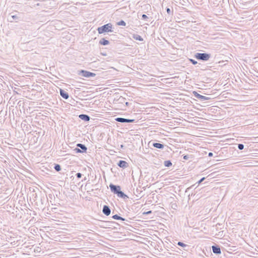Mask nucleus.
Segmentation results:
<instances>
[{
  "label": "nucleus",
  "mask_w": 258,
  "mask_h": 258,
  "mask_svg": "<svg viewBox=\"0 0 258 258\" xmlns=\"http://www.w3.org/2000/svg\"><path fill=\"white\" fill-rule=\"evenodd\" d=\"M112 25L111 23H108L105 24L97 28V31L99 34H103L107 32H113Z\"/></svg>",
  "instance_id": "1"
},
{
  "label": "nucleus",
  "mask_w": 258,
  "mask_h": 258,
  "mask_svg": "<svg viewBox=\"0 0 258 258\" xmlns=\"http://www.w3.org/2000/svg\"><path fill=\"white\" fill-rule=\"evenodd\" d=\"M195 58L198 60L207 61L211 57V54L206 53H197L195 55Z\"/></svg>",
  "instance_id": "2"
},
{
  "label": "nucleus",
  "mask_w": 258,
  "mask_h": 258,
  "mask_svg": "<svg viewBox=\"0 0 258 258\" xmlns=\"http://www.w3.org/2000/svg\"><path fill=\"white\" fill-rule=\"evenodd\" d=\"M77 147H79V148H76L75 149H74V151H75V153H83L86 152L87 148L86 147V146L85 145L79 143V144H77Z\"/></svg>",
  "instance_id": "3"
},
{
  "label": "nucleus",
  "mask_w": 258,
  "mask_h": 258,
  "mask_svg": "<svg viewBox=\"0 0 258 258\" xmlns=\"http://www.w3.org/2000/svg\"><path fill=\"white\" fill-rule=\"evenodd\" d=\"M79 75H82L83 77L86 78L94 77L96 76V74L85 70H81L79 73Z\"/></svg>",
  "instance_id": "4"
},
{
  "label": "nucleus",
  "mask_w": 258,
  "mask_h": 258,
  "mask_svg": "<svg viewBox=\"0 0 258 258\" xmlns=\"http://www.w3.org/2000/svg\"><path fill=\"white\" fill-rule=\"evenodd\" d=\"M115 120L119 122H125V123H132L135 122V119H126L122 117H117L115 119Z\"/></svg>",
  "instance_id": "5"
},
{
  "label": "nucleus",
  "mask_w": 258,
  "mask_h": 258,
  "mask_svg": "<svg viewBox=\"0 0 258 258\" xmlns=\"http://www.w3.org/2000/svg\"><path fill=\"white\" fill-rule=\"evenodd\" d=\"M109 187L111 191L116 195H117L119 191L120 190V186L114 185L111 183L109 185Z\"/></svg>",
  "instance_id": "6"
},
{
  "label": "nucleus",
  "mask_w": 258,
  "mask_h": 258,
  "mask_svg": "<svg viewBox=\"0 0 258 258\" xmlns=\"http://www.w3.org/2000/svg\"><path fill=\"white\" fill-rule=\"evenodd\" d=\"M194 94L195 97L202 101H206L210 99L209 97H207L206 96L200 95V94L195 91L194 92Z\"/></svg>",
  "instance_id": "7"
},
{
  "label": "nucleus",
  "mask_w": 258,
  "mask_h": 258,
  "mask_svg": "<svg viewBox=\"0 0 258 258\" xmlns=\"http://www.w3.org/2000/svg\"><path fill=\"white\" fill-rule=\"evenodd\" d=\"M102 212L106 216H109L111 213L110 207L107 205L103 206Z\"/></svg>",
  "instance_id": "8"
},
{
  "label": "nucleus",
  "mask_w": 258,
  "mask_h": 258,
  "mask_svg": "<svg viewBox=\"0 0 258 258\" xmlns=\"http://www.w3.org/2000/svg\"><path fill=\"white\" fill-rule=\"evenodd\" d=\"M212 251L213 253L216 254H219L221 253V249L219 247V246L217 245H213L212 246Z\"/></svg>",
  "instance_id": "9"
},
{
  "label": "nucleus",
  "mask_w": 258,
  "mask_h": 258,
  "mask_svg": "<svg viewBox=\"0 0 258 258\" xmlns=\"http://www.w3.org/2000/svg\"><path fill=\"white\" fill-rule=\"evenodd\" d=\"M59 93H60V96L63 98H64L65 99H68L69 98V93L68 92H67L66 91H65L64 90H63L61 89H60Z\"/></svg>",
  "instance_id": "10"
},
{
  "label": "nucleus",
  "mask_w": 258,
  "mask_h": 258,
  "mask_svg": "<svg viewBox=\"0 0 258 258\" xmlns=\"http://www.w3.org/2000/svg\"><path fill=\"white\" fill-rule=\"evenodd\" d=\"M117 165L121 168H125L127 167V163L123 160H120L117 163Z\"/></svg>",
  "instance_id": "11"
},
{
  "label": "nucleus",
  "mask_w": 258,
  "mask_h": 258,
  "mask_svg": "<svg viewBox=\"0 0 258 258\" xmlns=\"http://www.w3.org/2000/svg\"><path fill=\"white\" fill-rule=\"evenodd\" d=\"M79 117L81 119L83 120H84L85 121H88L90 119V117L85 114H81L79 115Z\"/></svg>",
  "instance_id": "12"
},
{
  "label": "nucleus",
  "mask_w": 258,
  "mask_h": 258,
  "mask_svg": "<svg viewBox=\"0 0 258 258\" xmlns=\"http://www.w3.org/2000/svg\"><path fill=\"white\" fill-rule=\"evenodd\" d=\"M117 196L118 197L122 198L123 199L128 198V196L127 195H126L123 191H121L120 190L119 191V192L117 194Z\"/></svg>",
  "instance_id": "13"
},
{
  "label": "nucleus",
  "mask_w": 258,
  "mask_h": 258,
  "mask_svg": "<svg viewBox=\"0 0 258 258\" xmlns=\"http://www.w3.org/2000/svg\"><path fill=\"white\" fill-rule=\"evenodd\" d=\"M153 146L156 148L162 149L164 148V145L159 143H154Z\"/></svg>",
  "instance_id": "14"
},
{
  "label": "nucleus",
  "mask_w": 258,
  "mask_h": 258,
  "mask_svg": "<svg viewBox=\"0 0 258 258\" xmlns=\"http://www.w3.org/2000/svg\"><path fill=\"white\" fill-rule=\"evenodd\" d=\"M109 43V41L105 39L104 38L101 39L99 41V44H100L102 45H108Z\"/></svg>",
  "instance_id": "15"
},
{
  "label": "nucleus",
  "mask_w": 258,
  "mask_h": 258,
  "mask_svg": "<svg viewBox=\"0 0 258 258\" xmlns=\"http://www.w3.org/2000/svg\"><path fill=\"white\" fill-rule=\"evenodd\" d=\"M112 218L114 219H115V220H122V221H128V220L125 219L124 218L118 216V215L116 214V215H113Z\"/></svg>",
  "instance_id": "16"
},
{
  "label": "nucleus",
  "mask_w": 258,
  "mask_h": 258,
  "mask_svg": "<svg viewBox=\"0 0 258 258\" xmlns=\"http://www.w3.org/2000/svg\"><path fill=\"white\" fill-rule=\"evenodd\" d=\"M133 38L137 40H139L140 41H143V38L140 35L138 34H134Z\"/></svg>",
  "instance_id": "17"
},
{
  "label": "nucleus",
  "mask_w": 258,
  "mask_h": 258,
  "mask_svg": "<svg viewBox=\"0 0 258 258\" xmlns=\"http://www.w3.org/2000/svg\"><path fill=\"white\" fill-rule=\"evenodd\" d=\"M164 165L165 167H170L172 165V163L170 160H166L164 162Z\"/></svg>",
  "instance_id": "18"
},
{
  "label": "nucleus",
  "mask_w": 258,
  "mask_h": 258,
  "mask_svg": "<svg viewBox=\"0 0 258 258\" xmlns=\"http://www.w3.org/2000/svg\"><path fill=\"white\" fill-rule=\"evenodd\" d=\"M54 169L56 171H59L61 170V167H60V165H59L58 164H55L54 166Z\"/></svg>",
  "instance_id": "19"
},
{
  "label": "nucleus",
  "mask_w": 258,
  "mask_h": 258,
  "mask_svg": "<svg viewBox=\"0 0 258 258\" xmlns=\"http://www.w3.org/2000/svg\"><path fill=\"white\" fill-rule=\"evenodd\" d=\"M177 244L178 246H181L183 248L188 247V245L180 241L178 242Z\"/></svg>",
  "instance_id": "20"
},
{
  "label": "nucleus",
  "mask_w": 258,
  "mask_h": 258,
  "mask_svg": "<svg viewBox=\"0 0 258 258\" xmlns=\"http://www.w3.org/2000/svg\"><path fill=\"white\" fill-rule=\"evenodd\" d=\"M117 25H118V26H125V25H126V23H125V22L124 21L121 20L119 22L117 23Z\"/></svg>",
  "instance_id": "21"
},
{
  "label": "nucleus",
  "mask_w": 258,
  "mask_h": 258,
  "mask_svg": "<svg viewBox=\"0 0 258 258\" xmlns=\"http://www.w3.org/2000/svg\"><path fill=\"white\" fill-rule=\"evenodd\" d=\"M174 19H175L176 22L180 24H181L182 19H181L180 17H174Z\"/></svg>",
  "instance_id": "22"
},
{
  "label": "nucleus",
  "mask_w": 258,
  "mask_h": 258,
  "mask_svg": "<svg viewBox=\"0 0 258 258\" xmlns=\"http://www.w3.org/2000/svg\"><path fill=\"white\" fill-rule=\"evenodd\" d=\"M18 17H8V21L12 22L14 20L18 19Z\"/></svg>",
  "instance_id": "23"
},
{
  "label": "nucleus",
  "mask_w": 258,
  "mask_h": 258,
  "mask_svg": "<svg viewBox=\"0 0 258 258\" xmlns=\"http://www.w3.org/2000/svg\"><path fill=\"white\" fill-rule=\"evenodd\" d=\"M244 145L242 144H238V149L239 150H242L244 149Z\"/></svg>",
  "instance_id": "24"
},
{
  "label": "nucleus",
  "mask_w": 258,
  "mask_h": 258,
  "mask_svg": "<svg viewBox=\"0 0 258 258\" xmlns=\"http://www.w3.org/2000/svg\"><path fill=\"white\" fill-rule=\"evenodd\" d=\"M189 22V21L188 22L187 21H186L185 20H182L181 24H182V25L186 26Z\"/></svg>",
  "instance_id": "25"
},
{
  "label": "nucleus",
  "mask_w": 258,
  "mask_h": 258,
  "mask_svg": "<svg viewBox=\"0 0 258 258\" xmlns=\"http://www.w3.org/2000/svg\"><path fill=\"white\" fill-rule=\"evenodd\" d=\"M166 12L167 13V14L170 15H171L172 14V10H171L170 8H166Z\"/></svg>",
  "instance_id": "26"
},
{
  "label": "nucleus",
  "mask_w": 258,
  "mask_h": 258,
  "mask_svg": "<svg viewBox=\"0 0 258 258\" xmlns=\"http://www.w3.org/2000/svg\"><path fill=\"white\" fill-rule=\"evenodd\" d=\"M190 61L193 64H197V61L193 59H190Z\"/></svg>",
  "instance_id": "27"
},
{
  "label": "nucleus",
  "mask_w": 258,
  "mask_h": 258,
  "mask_svg": "<svg viewBox=\"0 0 258 258\" xmlns=\"http://www.w3.org/2000/svg\"><path fill=\"white\" fill-rule=\"evenodd\" d=\"M205 179V177H203L200 180H199L198 181V184H200V183H201Z\"/></svg>",
  "instance_id": "28"
},
{
  "label": "nucleus",
  "mask_w": 258,
  "mask_h": 258,
  "mask_svg": "<svg viewBox=\"0 0 258 258\" xmlns=\"http://www.w3.org/2000/svg\"><path fill=\"white\" fill-rule=\"evenodd\" d=\"M76 175L77 178H80L82 177V174L81 173H77Z\"/></svg>",
  "instance_id": "29"
},
{
  "label": "nucleus",
  "mask_w": 258,
  "mask_h": 258,
  "mask_svg": "<svg viewBox=\"0 0 258 258\" xmlns=\"http://www.w3.org/2000/svg\"><path fill=\"white\" fill-rule=\"evenodd\" d=\"M183 158L184 160H187V159H188V158H189V156H188V155H184V156H183Z\"/></svg>",
  "instance_id": "30"
},
{
  "label": "nucleus",
  "mask_w": 258,
  "mask_h": 258,
  "mask_svg": "<svg viewBox=\"0 0 258 258\" xmlns=\"http://www.w3.org/2000/svg\"><path fill=\"white\" fill-rule=\"evenodd\" d=\"M151 213H152V211H148V212H144V213H143V214H145V215H149V214H151Z\"/></svg>",
  "instance_id": "31"
},
{
  "label": "nucleus",
  "mask_w": 258,
  "mask_h": 258,
  "mask_svg": "<svg viewBox=\"0 0 258 258\" xmlns=\"http://www.w3.org/2000/svg\"><path fill=\"white\" fill-rule=\"evenodd\" d=\"M171 207L174 209H175L176 207H177V205L176 204H173L172 205V206Z\"/></svg>",
  "instance_id": "32"
},
{
  "label": "nucleus",
  "mask_w": 258,
  "mask_h": 258,
  "mask_svg": "<svg viewBox=\"0 0 258 258\" xmlns=\"http://www.w3.org/2000/svg\"><path fill=\"white\" fill-rule=\"evenodd\" d=\"M213 153H212V152H209V153H208V156H209V157H212V156H213Z\"/></svg>",
  "instance_id": "33"
},
{
  "label": "nucleus",
  "mask_w": 258,
  "mask_h": 258,
  "mask_svg": "<svg viewBox=\"0 0 258 258\" xmlns=\"http://www.w3.org/2000/svg\"><path fill=\"white\" fill-rule=\"evenodd\" d=\"M171 18V17H167V18H168V19L165 18V20H166V21H168V19H169V18ZM169 21H171V19H170V20H169Z\"/></svg>",
  "instance_id": "34"
},
{
  "label": "nucleus",
  "mask_w": 258,
  "mask_h": 258,
  "mask_svg": "<svg viewBox=\"0 0 258 258\" xmlns=\"http://www.w3.org/2000/svg\"><path fill=\"white\" fill-rule=\"evenodd\" d=\"M124 147V146L123 145H120V148H123Z\"/></svg>",
  "instance_id": "35"
},
{
  "label": "nucleus",
  "mask_w": 258,
  "mask_h": 258,
  "mask_svg": "<svg viewBox=\"0 0 258 258\" xmlns=\"http://www.w3.org/2000/svg\"><path fill=\"white\" fill-rule=\"evenodd\" d=\"M143 19H146L149 18V17H143Z\"/></svg>",
  "instance_id": "36"
},
{
  "label": "nucleus",
  "mask_w": 258,
  "mask_h": 258,
  "mask_svg": "<svg viewBox=\"0 0 258 258\" xmlns=\"http://www.w3.org/2000/svg\"><path fill=\"white\" fill-rule=\"evenodd\" d=\"M142 16L145 17V16H146L145 14H143V15H142Z\"/></svg>",
  "instance_id": "37"
},
{
  "label": "nucleus",
  "mask_w": 258,
  "mask_h": 258,
  "mask_svg": "<svg viewBox=\"0 0 258 258\" xmlns=\"http://www.w3.org/2000/svg\"><path fill=\"white\" fill-rule=\"evenodd\" d=\"M128 104H129V103H128V102H126V103H125V104H126V105H127V106L128 105Z\"/></svg>",
  "instance_id": "38"
}]
</instances>
